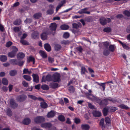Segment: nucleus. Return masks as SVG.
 <instances>
[{
  "label": "nucleus",
  "instance_id": "f257e3e1",
  "mask_svg": "<svg viewBox=\"0 0 130 130\" xmlns=\"http://www.w3.org/2000/svg\"><path fill=\"white\" fill-rule=\"evenodd\" d=\"M11 51L8 54V56L11 58L14 57L15 56L17 52L18 51V48L15 46H12L11 48Z\"/></svg>",
  "mask_w": 130,
  "mask_h": 130
},
{
  "label": "nucleus",
  "instance_id": "f03ea898",
  "mask_svg": "<svg viewBox=\"0 0 130 130\" xmlns=\"http://www.w3.org/2000/svg\"><path fill=\"white\" fill-rule=\"evenodd\" d=\"M57 27V25L55 23H52L50 26V31L49 32L50 34H52L54 35L55 33Z\"/></svg>",
  "mask_w": 130,
  "mask_h": 130
},
{
  "label": "nucleus",
  "instance_id": "7ed1b4c3",
  "mask_svg": "<svg viewBox=\"0 0 130 130\" xmlns=\"http://www.w3.org/2000/svg\"><path fill=\"white\" fill-rule=\"evenodd\" d=\"M100 22L101 24L103 25H104L107 23L110 22L111 21L110 19L109 18H106L104 17H102L100 19Z\"/></svg>",
  "mask_w": 130,
  "mask_h": 130
},
{
  "label": "nucleus",
  "instance_id": "20e7f679",
  "mask_svg": "<svg viewBox=\"0 0 130 130\" xmlns=\"http://www.w3.org/2000/svg\"><path fill=\"white\" fill-rule=\"evenodd\" d=\"M45 118L42 116H38L35 118L34 119L35 122L37 124H39L45 121Z\"/></svg>",
  "mask_w": 130,
  "mask_h": 130
},
{
  "label": "nucleus",
  "instance_id": "39448f33",
  "mask_svg": "<svg viewBox=\"0 0 130 130\" xmlns=\"http://www.w3.org/2000/svg\"><path fill=\"white\" fill-rule=\"evenodd\" d=\"M60 75L58 73H56L53 75V81L54 82H59L60 80Z\"/></svg>",
  "mask_w": 130,
  "mask_h": 130
},
{
  "label": "nucleus",
  "instance_id": "423d86ee",
  "mask_svg": "<svg viewBox=\"0 0 130 130\" xmlns=\"http://www.w3.org/2000/svg\"><path fill=\"white\" fill-rule=\"evenodd\" d=\"M108 101H111L113 102H114L115 101V100L112 98H108L106 99H105L102 101V105H107L108 103Z\"/></svg>",
  "mask_w": 130,
  "mask_h": 130
},
{
  "label": "nucleus",
  "instance_id": "0eeeda50",
  "mask_svg": "<svg viewBox=\"0 0 130 130\" xmlns=\"http://www.w3.org/2000/svg\"><path fill=\"white\" fill-rule=\"evenodd\" d=\"M92 98H91V100L93 101H95L99 104V105L102 104V101L94 95H92Z\"/></svg>",
  "mask_w": 130,
  "mask_h": 130
},
{
  "label": "nucleus",
  "instance_id": "6e6552de",
  "mask_svg": "<svg viewBox=\"0 0 130 130\" xmlns=\"http://www.w3.org/2000/svg\"><path fill=\"white\" fill-rule=\"evenodd\" d=\"M27 98L26 96L25 95H20L18 97L17 100L20 101H22L25 100Z\"/></svg>",
  "mask_w": 130,
  "mask_h": 130
},
{
  "label": "nucleus",
  "instance_id": "1a4fd4ad",
  "mask_svg": "<svg viewBox=\"0 0 130 130\" xmlns=\"http://www.w3.org/2000/svg\"><path fill=\"white\" fill-rule=\"evenodd\" d=\"M32 76L33 78V81L36 83H38L39 81V77L38 74H33L32 75Z\"/></svg>",
  "mask_w": 130,
  "mask_h": 130
},
{
  "label": "nucleus",
  "instance_id": "9d476101",
  "mask_svg": "<svg viewBox=\"0 0 130 130\" xmlns=\"http://www.w3.org/2000/svg\"><path fill=\"white\" fill-rule=\"evenodd\" d=\"M92 114L95 117H100L101 115V113L100 112L97 110L93 111Z\"/></svg>",
  "mask_w": 130,
  "mask_h": 130
},
{
  "label": "nucleus",
  "instance_id": "9b49d317",
  "mask_svg": "<svg viewBox=\"0 0 130 130\" xmlns=\"http://www.w3.org/2000/svg\"><path fill=\"white\" fill-rule=\"evenodd\" d=\"M52 126V124L50 123H43L41 125V127L45 128H50Z\"/></svg>",
  "mask_w": 130,
  "mask_h": 130
},
{
  "label": "nucleus",
  "instance_id": "f8f14e48",
  "mask_svg": "<svg viewBox=\"0 0 130 130\" xmlns=\"http://www.w3.org/2000/svg\"><path fill=\"white\" fill-rule=\"evenodd\" d=\"M50 34L47 31L46 32H43L41 35V38L43 40L46 39L47 38V34Z\"/></svg>",
  "mask_w": 130,
  "mask_h": 130
},
{
  "label": "nucleus",
  "instance_id": "ddd939ff",
  "mask_svg": "<svg viewBox=\"0 0 130 130\" xmlns=\"http://www.w3.org/2000/svg\"><path fill=\"white\" fill-rule=\"evenodd\" d=\"M39 36V34L37 31H35L33 32L31 35V37L34 39L38 38Z\"/></svg>",
  "mask_w": 130,
  "mask_h": 130
},
{
  "label": "nucleus",
  "instance_id": "4468645a",
  "mask_svg": "<svg viewBox=\"0 0 130 130\" xmlns=\"http://www.w3.org/2000/svg\"><path fill=\"white\" fill-rule=\"evenodd\" d=\"M81 129L83 130H89V129L90 126L87 124H83L81 126Z\"/></svg>",
  "mask_w": 130,
  "mask_h": 130
},
{
  "label": "nucleus",
  "instance_id": "2eb2a0df",
  "mask_svg": "<svg viewBox=\"0 0 130 130\" xmlns=\"http://www.w3.org/2000/svg\"><path fill=\"white\" fill-rule=\"evenodd\" d=\"M17 58L19 59H22L25 57V55L22 52L19 53L17 55Z\"/></svg>",
  "mask_w": 130,
  "mask_h": 130
},
{
  "label": "nucleus",
  "instance_id": "dca6fc26",
  "mask_svg": "<svg viewBox=\"0 0 130 130\" xmlns=\"http://www.w3.org/2000/svg\"><path fill=\"white\" fill-rule=\"evenodd\" d=\"M50 86L51 88L53 89H55L58 87V84L57 83H51Z\"/></svg>",
  "mask_w": 130,
  "mask_h": 130
},
{
  "label": "nucleus",
  "instance_id": "f3484780",
  "mask_svg": "<svg viewBox=\"0 0 130 130\" xmlns=\"http://www.w3.org/2000/svg\"><path fill=\"white\" fill-rule=\"evenodd\" d=\"M55 115V113L53 111H51L48 112L47 115V117L48 118L53 117Z\"/></svg>",
  "mask_w": 130,
  "mask_h": 130
},
{
  "label": "nucleus",
  "instance_id": "a211bd4d",
  "mask_svg": "<svg viewBox=\"0 0 130 130\" xmlns=\"http://www.w3.org/2000/svg\"><path fill=\"white\" fill-rule=\"evenodd\" d=\"M6 115L9 117L11 116L12 114V113L11 109L9 108H7L5 111Z\"/></svg>",
  "mask_w": 130,
  "mask_h": 130
},
{
  "label": "nucleus",
  "instance_id": "6ab92c4d",
  "mask_svg": "<svg viewBox=\"0 0 130 130\" xmlns=\"http://www.w3.org/2000/svg\"><path fill=\"white\" fill-rule=\"evenodd\" d=\"M31 122V120L30 119L27 118L24 119L23 121V123L26 125L29 124Z\"/></svg>",
  "mask_w": 130,
  "mask_h": 130
},
{
  "label": "nucleus",
  "instance_id": "aec40b11",
  "mask_svg": "<svg viewBox=\"0 0 130 130\" xmlns=\"http://www.w3.org/2000/svg\"><path fill=\"white\" fill-rule=\"evenodd\" d=\"M44 47L46 51L48 52L50 51L51 50V47L50 45L48 43L44 44Z\"/></svg>",
  "mask_w": 130,
  "mask_h": 130
},
{
  "label": "nucleus",
  "instance_id": "412c9836",
  "mask_svg": "<svg viewBox=\"0 0 130 130\" xmlns=\"http://www.w3.org/2000/svg\"><path fill=\"white\" fill-rule=\"evenodd\" d=\"M103 115L104 116H106L107 115L108 112L109 111V108H107L106 107L104 108L103 110Z\"/></svg>",
  "mask_w": 130,
  "mask_h": 130
},
{
  "label": "nucleus",
  "instance_id": "4be33fe9",
  "mask_svg": "<svg viewBox=\"0 0 130 130\" xmlns=\"http://www.w3.org/2000/svg\"><path fill=\"white\" fill-rule=\"evenodd\" d=\"M38 100H39L40 101H42L40 103L41 105L40 106H47L48 105L47 104V103L44 101L43 99L41 98H38Z\"/></svg>",
  "mask_w": 130,
  "mask_h": 130
},
{
  "label": "nucleus",
  "instance_id": "5701e85b",
  "mask_svg": "<svg viewBox=\"0 0 130 130\" xmlns=\"http://www.w3.org/2000/svg\"><path fill=\"white\" fill-rule=\"evenodd\" d=\"M7 60V57L6 56L1 55L0 56V60L2 62H5Z\"/></svg>",
  "mask_w": 130,
  "mask_h": 130
},
{
  "label": "nucleus",
  "instance_id": "b1692460",
  "mask_svg": "<svg viewBox=\"0 0 130 130\" xmlns=\"http://www.w3.org/2000/svg\"><path fill=\"white\" fill-rule=\"evenodd\" d=\"M100 125L102 127V129H104L105 128V125L104 124V119L103 118L101 119L100 122Z\"/></svg>",
  "mask_w": 130,
  "mask_h": 130
},
{
  "label": "nucleus",
  "instance_id": "393cba45",
  "mask_svg": "<svg viewBox=\"0 0 130 130\" xmlns=\"http://www.w3.org/2000/svg\"><path fill=\"white\" fill-rule=\"evenodd\" d=\"M18 61L16 59H10L9 62L12 64L17 65Z\"/></svg>",
  "mask_w": 130,
  "mask_h": 130
},
{
  "label": "nucleus",
  "instance_id": "a878e982",
  "mask_svg": "<svg viewBox=\"0 0 130 130\" xmlns=\"http://www.w3.org/2000/svg\"><path fill=\"white\" fill-rule=\"evenodd\" d=\"M21 24V21L20 19L16 20L13 22V24L15 25H19Z\"/></svg>",
  "mask_w": 130,
  "mask_h": 130
},
{
  "label": "nucleus",
  "instance_id": "bb28decb",
  "mask_svg": "<svg viewBox=\"0 0 130 130\" xmlns=\"http://www.w3.org/2000/svg\"><path fill=\"white\" fill-rule=\"evenodd\" d=\"M10 103L11 106H17L18 105V104L15 102V100L13 99L10 100Z\"/></svg>",
  "mask_w": 130,
  "mask_h": 130
},
{
  "label": "nucleus",
  "instance_id": "cd10ccee",
  "mask_svg": "<svg viewBox=\"0 0 130 130\" xmlns=\"http://www.w3.org/2000/svg\"><path fill=\"white\" fill-rule=\"evenodd\" d=\"M42 14L41 13H38L34 14V17L36 19H38L41 17Z\"/></svg>",
  "mask_w": 130,
  "mask_h": 130
},
{
  "label": "nucleus",
  "instance_id": "c85d7f7f",
  "mask_svg": "<svg viewBox=\"0 0 130 130\" xmlns=\"http://www.w3.org/2000/svg\"><path fill=\"white\" fill-rule=\"evenodd\" d=\"M2 82L3 84L5 85H7L8 84V81L5 78H4L2 79Z\"/></svg>",
  "mask_w": 130,
  "mask_h": 130
},
{
  "label": "nucleus",
  "instance_id": "c756f323",
  "mask_svg": "<svg viewBox=\"0 0 130 130\" xmlns=\"http://www.w3.org/2000/svg\"><path fill=\"white\" fill-rule=\"evenodd\" d=\"M46 80L47 81H53L52 76L50 75H48L46 76Z\"/></svg>",
  "mask_w": 130,
  "mask_h": 130
},
{
  "label": "nucleus",
  "instance_id": "7c9ffc66",
  "mask_svg": "<svg viewBox=\"0 0 130 130\" xmlns=\"http://www.w3.org/2000/svg\"><path fill=\"white\" fill-rule=\"evenodd\" d=\"M109 108L110 112H114L117 109V107L113 106H110Z\"/></svg>",
  "mask_w": 130,
  "mask_h": 130
},
{
  "label": "nucleus",
  "instance_id": "2f4dec72",
  "mask_svg": "<svg viewBox=\"0 0 130 130\" xmlns=\"http://www.w3.org/2000/svg\"><path fill=\"white\" fill-rule=\"evenodd\" d=\"M40 55L42 57L44 58H46L47 57V55L45 53L42 51H40L39 52Z\"/></svg>",
  "mask_w": 130,
  "mask_h": 130
},
{
  "label": "nucleus",
  "instance_id": "473e14b6",
  "mask_svg": "<svg viewBox=\"0 0 130 130\" xmlns=\"http://www.w3.org/2000/svg\"><path fill=\"white\" fill-rule=\"evenodd\" d=\"M103 54L105 56H107L110 54V52L107 49H105L103 51Z\"/></svg>",
  "mask_w": 130,
  "mask_h": 130
},
{
  "label": "nucleus",
  "instance_id": "72a5a7b5",
  "mask_svg": "<svg viewBox=\"0 0 130 130\" xmlns=\"http://www.w3.org/2000/svg\"><path fill=\"white\" fill-rule=\"evenodd\" d=\"M69 27L67 25H63L61 26L60 28L62 30H67L68 29Z\"/></svg>",
  "mask_w": 130,
  "mask_h": 130
},
{
  "label": "nucleus",
  "instance_id": "f704fd0d",
  "mask_svg": "<svg viewBox=\"0 0 130 130\" xmlns=\"http://www.w3.org/2000/svg\"><path fill=\"white\" fill-rule=\"evenodd\" d=\"M23 77L26 80L28 81H30L31 80V77L28 75H25L23 76Z\"/></svg>",
  "mask_w": 130,
  "mask_h": 130
},
{
  "label": "nucleus",
  "instance_id": "c9c22d12",
  "mask_svg": "<svg viewBox=\"0 0 130 130\" xmlns=\"http://www.w3.org/2000/svg\"><path fill=\"white\" fill-rule=\"evenodd\" d=\"M115 46L114 45H110L109 47V50L110 51L113 52L115 50Z\"/></svg>",
  "mask_w": 130,
  "mask_h": 130
},
{
  "label": "nucleus",
  "instance_id": "e433bc0d",
  "mask_svg": "<svg viewBox=\"0 0 130 130\" xmlns=\"http://www.w3.org/2000/svg\"><path fill=\"white\" fill-rule=\"evenodd\" d=\"M105 121L106 123V125H108L109 126L110 124V120L109 117H107L105 118Z\"/></svg>",
  "mask_w": 130,
  "mask_h": 130
},
{
  "label": "nucleus",
  "instance_id": "4c0bfd02",
  "mask_svg": "<svg viewBox=\"0 0 130 130\" xmlns=\"http://www.w3.org/2000/svg\"><path fill=\"white\" fill-rule=\"evenodd\" d=\"M27 96L28 98L33 100H35L37 99H38V98H37L35 96L33 95L28 94Z\"/></svg>",
  "mask_w": 130,
  "mask_h": 130
},
{
  "label": "nucleus",
  "instance_id": "58836bf2",
  "mask_svg": "<svg viewBox=\"0 0 130 130\" xmlns=\"http://www.w3.org/2000/svg\"><path fill=\"white\" fill-rule=\"evenodd\" d=\"M17 73V71L15 70H12L11 71L9 72L10 76H13L15 75Z\"/></svg>",
  "mask_w": 130,
  "mask_h": 130
},
{
  "label": "nucleus",
  "instance_id": "ea45409f",
  "mask_svg": "<svg viewBox=\"0 0 130 130\" xmlns=\"http://www.w3.org/2000/svg\"><path fill=\"white\" fill-rule=\"evenodd\" d=\"M61 46L59 44H57L55 45L54 47V49L56 51H58L60 50L61 48Z\"/></svg>",
  "mask_w": 130,
  "mask_h": 130
},
{
  "label": "nucleus",
  "instance_id": "a19ab883",
  "mask_svg": "<svg viewBox=\"0 0 130 130\" xmlns=\"http://www.w3.org/2000/svg\"><path fill=\"white\" fill-rule=\"evenodd\" d=\"M41 88L42 89L46 90H48L49 89L48 86L46 85H42L41 86Z\"/></svg>",
  "mask_w": 130,
  "mask_h": 130
},
{
  "label": "nucleus",
  "instance_id": "79ce46f5",
  "mask_svg": "<svg viewBox=\"0 0 130 130\" xmlns=\"http://www.w3.org/2000/svg\"><path fill=\"white\" fill-rule=\"evenodd\" d=\"M123 13L128 17H130V12L128 10H125L124 11Z\"/></svg>",
  "mask_w": 130,
  "mask_h": 130
},
{
  "label": "nucleus",
  "instance_id": "37998d69",
  "mask_svg": "<svg viewBox=\"0 0 130 130\" xmlns=\"http://www.w3.org/2000/svg\"><path fill=\"white\" fill-rule=\"evenodd\" d=\"M27 61L28 62H29L30 61H32L33 64H34L35 62V59L32 57H30L27 58Z\"/></svg>",
  "mask_w": 130,
  "mask_h": 130
},
{
  "label": "nucleus",
  "instance_id": "c03bdc74",
  "mask_svg": "<svg viewBox=\"0 0 130 130\" xmlns=\"http://www.w3.org/2000/svg\"><path fill=\"white\" fill-rule=\"evenodd\" d=\"M23 71V74L27 73L29 74H30L31 73V71H29L28 69H24Z\"/></svg>",
  "mask_w": 130,
  "mask_h": 130
},
{
  "label": "nucleus",
  "instance_id": "a18cd8bd",
  "mask_svg": "<svg viewBox=\"0 0 130 130\" xmlns=\"http://www.w3.org/2000/svg\"><path fill=\"white\" fill-rule=\"evenodd\" d=\"M69 90L70 93H73L75 91V89L72 86H70L69 87Z\"/></svg>",
  "mask_w": 130,
  "mask_h": 130
},
{
  "label": "nucleus",
  "instance_id": "49530a36",
  "mask_svg": "<svg viewBox=\"0 0 130 130\" xmlns=\"http://www.w3.org/2000/svg\"><path fill=\"white\" fill-rule=\"evenodd\" d=\"M85 21L88 22H92V19L91 17H88L85 18Z\"/></svg>",
  "mask_w": 130,
  "mask_h": 130
},
{
  "label": "nucleus",
  "instance_id": "de8ad7c7",
  "mask_svg": "<svg viewBox=\"0 0 130 130\" xmlns=\"http://www.w3.org/2000/svg\"><path fill=\"white\" fill-rule=\"evenodd\" d=\"M20 42L23 44L26 45L28 44V43L24 39H21L20 41Z\"/></svg>",
  "mask_w": 130,
  "mask_h": 130
},
{
  "label": "nucleus",
  "instance_id": "09e8293b",
  "mask_svg": "<svg viewBox=\"0 0 130 130\" xmlns=\"http://www.w3.org/2000/svg\"><path fill=\"white\" fill-rule=\"evenodd\" d=\"M87 71L85 67H82L81 69V74H84L85 72H87Z\"/></svg>",
  "mask_w": 130,
  "mask_h": 130
},
{
  "label": "nucleus",
  "instance_id": "8fccbe9b",
  "mask_svg": "<svg viewBox=\"0 0 130 130\" xmlns=\"http://www.w3.org/2000/svg\"><path fill=\"white\" fill-rule=\"evenodd\" d=\"M59 120L61 121H64L65 120L64 117L63 115H59L58 116Z\"/></svg>",
  "mask_w": 130,
  "mask_h": 130
},
{
  "label": "nucleus",
  "instance_id": "3c124183",
  "mask_svg": "<svg viewBox=\"0 0 130 130\" xmlns=\"http://www.w3.org/2000/svg\"><path fill=\"white\" fill-rule=\"evenodd\" d=\"M103 45L104 47L105 48V49H107L109 44L108 42L106 41L103 43Z\"/></svg>",
  "mask_w": 130,
  "mask_h": 130
},
{
  "label": "nucleus",
  "instance_id": "603ef678",
  "mask_svg": "<svg viewBox=\"0 0 130 130\" xmlns=\"http://www.w3.org/2000/svg\"><path fill=\"white\" fill-rule=\"evenodd\" d=\"M61 43L63 44L68 45L69 44L70 42L68 40H63L61 41Z\"/></svg>",
  "mask_w": 130,
  "mask_h": 130
},
{
  "label": "nucleus",
  "instance_id": "864d4df0",
  "mask_svg": "<svg viewBox=\"0 0 130 130\" xmlns=\"http://www.w3.org/2000/svg\"><path fill=\"white\" fill-rule=\"evenodd\" d=\"M24 61L22 60L18 61L17 65L19 66H22L23 64Z\"/></svg>",
  "mask_w": 130,
  "mask_h": 130
},
{
  "label": "nucleus",
  "instance_id": "5fc2aeb1",
  "mask_svg": "<svg viewBox=\"0 0 130 130\" xmlns=\"http://www.w3.org/2000/svg\"><path fill=\"white\" fill-rule=\"evenodd\" d=\"M54 12V10L53 9H50L48 10L46 12V13L48 14H51Z\"/></svg>",
  "mask_w": 130,
  "mask_h": 130
},
{
  "label": "nucleus",
  "instance_id": "6e6d98bb",
  "mask_svg": "<svg viewBox=\"0 0 130 130\" xmlns=\"http://www.w3.org/2000/svg\"><path fill=\"white\" fill-rule=\"evenodd\" d=\"M111 31V29L109 27L105 28L103 29V31L106 32H109Z\"/></svg>",
  "mask_w": 130,
  "mask_h": 130
},
{
  "label": "nucleus",
  "instance_id": "4d7b16f0",
  "mask_svg": "<svg viewBox=\"0 0 130 130\" xmlns=\"http://www.w3.org/2000/svg\"><path fill=\"white\" fill-rule=\"evenodd\" d=\"M69 36V33L67 32L64 33L63 35V37L65 38H68Z\"/></svg>",
  "mask_w": 130,
  "mask_h": 130
},
{
  "label": "nucleus",
  "instance_id": "13d9d810",
  "mask_svg": "<svg viewBox=\"0 0 130 130\" xmlns=\"http://www.w3.org/2000/svg\"><path fill=\"white\" fill-rule=\"evenodd\" d=\"M22 84L25 87H27L28 86V83L25 81H23L22 82Z\"/></svg>",
  "mask_w": 130,
  "mask_h": 130
},
{
  "label": "nucleus",
  "instance_id": "bf43d9fd",
  "mask_svg": "<svg viewBox=\"0 0 130 130\" xmlns=\"http://www.w3.org/2000/svg\"><path fill=\"white\" fill-rule=\"evenodd\" d=\"M32 21V20L31 19L27 18L26 20L24 21L25 23H29L31 22Z\"/></svg>",
  "mask_w": 130,
  "mask_h": 130
},
{
  "label": "nucleus",
  "instance_id": "052dcab7",
  "mask_svg": "<svg viewBox=\"0 0 130 130\" xmlns=\"http://www.w3.org/2000/svg\"><path fill=\"white\" fill-rule=\"evenodd\" d=\"M73 27V28L77 29L79 27V25L77 24L74 23L72 24Z\"/></svg>",
  "mask_w": 130,
  "mask_h": 130
},
{
  "label": "nucleus",
  "instance_id": "680f3d73",
  "mask_svg": "<svg viewBox=\"0 0 130 130\" xmlns=\"http://www.w3.org/2000/svg\"><path fill=\"white\" fill-rule=\"evenodd\" d=\"M12 44V42H11L9 41L7 42L6 45V46L7 47H9Z\"/></svg>",
  "mask_w": 130,
  "mask_h": 130
},
{
  "label": "nucleus",
  "instance_id": "e2e57ef3",
  "mask_svg": "<svg viewBox=\"0 0 130 130\" xmlns=\"http://www.w3.org/2000/svg\"><path fill=\"white\" fill-rule=\"evenodd\" d=\"M74 122L76 123L77 124L80 123V120L79 119L76 118L75 119Z\"/></svg>",
  "mask_w": 130,
  "mask_h": 130
},
{
  "label": "nucleus",
  "instance_id": "0e129e2a",
  "mask_svg": "<svg viewBox=\"0 0 130 130\" xmlns=\"http://www.w3.org/2000/svg\"><path fill=\"white\" fill-rule=\"evenodd\" d=\"M48 60L49 62L50 63H52L54 61V59L50 57H48Z\"/></svg>",
  "mask_w": 130,
  "mask_h": 130
},
{
  "label": "nucleus",
  "instance_id": "69168bd1",
  "mask_svg": "<svg viewBox=\"0 0 130 130\" xmlns=\"http://www.w3.org/2000/svg\"><path fill=\"white\" fill-rule=\"evenodd\" d=\"M2 89L4 92H6L8 90V88L5 86H3L2 88Z\"/></svg>",
  "mask_w": 130,
  "mask_h": 130
},
{
  "label": "nucleus",
  "instance_id": "338daca9",
  "mask_svg": "<svg viewBox=\"0 0 130 130\" xmlns=\"http://www.w3.org/2000/svg\"><path fill=\"white\" fill-rule=\"evenodd\" d=\"M119 107L121 109L126 110H128L129 108L127 106H119Z\"/></svg>",
  "mask_w": 130,
  "mask_h": 130
},
{
  "label": "nucleus",
  "instance_id": "774afa93",
  "mask_svg": "<svg viewBox=\"0 0 130 130\" xmlns=\"http://www.w3.org/2000/svg\"><path fill=\"white\" fill-rule=\"evenodd\" d=\"M13 29L15 32H17L19 31V27H16L14 28Z\"/></svg>",
  "mask_w": 130,
  "mask_h": 130
}]
</instances>
